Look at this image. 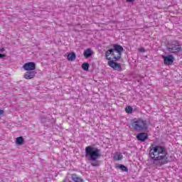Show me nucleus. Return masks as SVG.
Here are the masks:
<instances>
[{
	"label": "nucleus",
	"instance_id": "obj_13",
	"mask_svg": "<svg viewBox=\"0 0 182 182\" xmlns=\"http://www.w3.org/2000/svg\"><path fill=\"white\" fill-rule=\"evenodd\" d=\"M67 59H68V60H70V61L75 60L76 59V54L75 53H69L67 55Z\"/></svg>",
	"mask_w": 182,
	"mask_h": 182
},
{
	"label": "nucleus",
	"instance_id": "obj_4",
	"mask_svg": "<svg viewBox=\"0 0 182 182\" xmlns=\"http://www.w3.org/2000/svg\"><path fill=\"white\" fill-rule=\"evenodd\" d=\"M149 126L147 125V121L141 118H134L131 120V129L136 131L147 130Z\"/></svg>",
	"mask_w": 182,
	"mask_h": 182
},
{
	"label": "nucleus",
	"instance_id": "obj_14",
	"mask_svg": "<svg viewBox=\"0 0 182 182\" xmlns=\"http://www.w3.org/2000/svg\"><path fill=\"white\" fill-rule=\"evenodd\" d=\"M72 179L73 181H74L75 182H83V179H82V178L77 176L75 174H73L72 176Z\"/></svg>",
	"mask_w": 182,
	"mask_h": 182
},
{
	"label": "nucleus",
	"instance_id": "obj_19",
	"mask_svg": "<svg viewBox=\"0 0 182 182\" xmlns=\"http://www.w3.org/2000/svg\"><path fill=\"white\" fill-rule=\"evenodd\" d=\"M138 50H139V52H142V53L146 52V50H145L144 48H138Z\"/></svg>",
	"mask_w": 182,
	"mask_h": 182
},
{
	"label": "nucleus",
	"instance_id": "obj_15",
	"mask_svg": "<svg viewBox=\"0 0 182 182\" xmlns=\"http://www.w3.org/2000/svg\"><path fill=\"white\" fill-rule=\"evenodd\" d=\"M16 144H23V138L22 136L17 137L16 139Z\"/></svg>",
	"mask_w": 182,
	"mask_h": 182
},
{
	"label": "nucleus",
	"instance_id": "obj_7",
	"mask_svg": "<svg viewBox=\"0 0 182 182\" xmlns=\"http://www.w3.org/2000/svg\"><path fill=\"white\" fill-rule=\"evenodd\" d=\"M23 68L24 70L33 71L36 69V64H35L33 62L26 63L23 65Z\"/></svg>",
	"mask_w": 182,
	"mask_h": 182
},
{
	"label": "nucleus",
	"instance_id": "obj_22",
	"mask_svg": "<svg viewBox=\"0 0 182 182\" xmlns=\"http://www.w3.org/2000/svg\"><path fill=\"white\" fill-rule=\"evenodd\" d=\"M45 122H46V120L45 119V118H41V122H42V123H45Z\"/></svg>",
	"mask_w": 182,
	"mask_h": 182
},
{
	"label": "nucleus",
	"instance_id": "obj_23",
	"mask_svg": "<svg viewBox=\"0 0 182 182\" xmlns=\"http://www.w3.org/2000/svg\"><path fill=\"white\" fill-rule=\"evenodd\" d=\"M134 0H127V2H133Z\"/></svg>",
	"mask_w": 182,
	"mask_h": 182
},
{
	"label": "nucleus",
	"instance_id": "obj_24",
	"mask_svg": "<svg viewBox=\"0 0 182 182\" xmlns=\"http://www.w3.org/2000/svg\"><path fill=\"white\" fill-rule=\"evenodd\" d=\"M4 49H1V52H4Z\"/></svg>",
	"mask_w": 182,
	"mask_h": 182
},
{
	"label": "nucleus",
	"instance_id": "obj_12",
	"mask_svg": "<svg viewBox=\"0 0 182 182\" xmlns=\"http://www.w3.org/2000/svg\"><path fill=\"white\" fill-rule=\"evenodd\" d=\"M114 160L120 161L123 159V155L120 152H116L113 155Z\"/></svg>",
	"mask_w": 182,
	"mask_h": 182
},
{
	"label": "nucleus",
	"instance_id": "obj_6",
	"mask_svg": "<svg viewBox=\"0 0 182 182\" xmlns=\"http://www.w3.org/2000/svg\"><path fill=\"white\" fill-rule=\"evenodd\" d=\"M162 58L164 59V65H173V62H174V56L169 55H162Z\"/></svg>",
	"mask_w": 182,
	"mask_h": 182
},
{
	"label": "nucleus",
	"instance_id": "obj_10",
	"mask_svg": "<svg viewBox=\"0 0 182 182\" xmlns=\"http://www.w3.org/2000/svg\"><path fill=\"white\" fill-rule=\"evenodd\" d=\"M136 139L140 140V141H144L146 139H147V134L140 133L136 136Z\"/></svg>",
	"mask_w": 182,
	"mask_h": 182
},
{
	"label": "nucleus",
	"instance_id": "obj_21",
	"mask_svg": "<svg viewBox=\"0 0 182 182\" xmlns=\"http://www.w3.org/2000/svg\"><path fill=\"white\" fill-rule=\"evenodd\" d=\"M4 114V110L0 109V116H2Z\"/></svg>",
	"mask_w": 182,
	"mask_h": 182
},
{
	"label": "nucleus",
	"instance_id": "obj_1",
	"mask_svg": "<svg viewBox=\"0 0 182 182\" xmlns=\"http://www.w3.org/2000/svg\"><path fill=\"white\" fill-rule=\"evenodd\" d=\"M149 158L156 166H163L170 161L167 150L160 145L151 144L149 146Z\"/></svg>",
	"mask_w": 182,
	"mask_h": 182
},
{
	"label": "nucleus",
	"instance_id": "obj_17",
	"mask_svg": "<svg viewBox=\"0 0 182 182\" xmlns=\"http://www.w3.org/2000/svg\"><path fill=\"white\" fill-rule=\"evenodd\" d=\"M125 112H126V113H129V114H132V113H133V107H132V106L126 107Z\"/></svg>",
	"mask_w": 182,
	"mask_h": 182
},
{
	"label": "nucleus",
	"instance_id": "obj_5",
	"mask_svg": "<svg viewBox=\"0 0 182 182\" xmlns=\"http://www.w3.org/2000/svg\"><path fill=\"white\" fill-rule=\"evenodd\" d=\"M181 47L177 41H173L171 44L168 45V50L171 53H176V52H180Z\"/></svg>",
	"mask_w": 182,
	"mask_h": 182
},
{
	"label": "nucleus",
	"instance_id": "obj_8",
	"mask_svg": "<svg viewBox=\"0 0 182 182\" xmlns=\"http://www.w3.org/2000/svg\"><path fill=\"white\" fill-rule=\"evenodd\" d=\"M108 66L114 69V70H118V71L122 70V65H120V64L116 62H114L112 60H109V61H108Z\"/></svg>",
	"mask_w": 182,
	"mask_h": 182
},
{
	"label": "nucleus",
	"instance_id": "obj_2",
	"mask_svg": "<svg viewBox=\"0 0 182 182\" xmlns=\"http://www.w3.org/2000/svg\"><path fill=\"white\" fill-rule=\"evenodd\" d=\"M100 149L92 146L85 147V159H87L88 161H91V165L93 167L100 166V161H97L98 159H100Z\"/></svg>",
	"mask_w": 182,
	"mask_h": 182
},
{
	"label": "nucleus",
	"instance_id": "obj_11",
	"mask_svg": "<svg viewBox=\"0 0 182 182\" xmlns=\"http://www.w3.org/2000/svg\"><path fill=\"white\" fill-rule=\"evenodd\" d=\"M85 58H90L93 55V50H92L90 48H87L85 50L84 53H83Z\"/></svg>",
	"mask_w": 182,
	"mask_h": 182
},
{
	"label": "nucleus",
	"instance_id": "obj_16",
	"mask_svg": "<svg viewBox=\"0 0 182 182\" xmlns=\"http://www.w3.org/2000/svg\"><path fill=\"white\" fill-rule=\"evenodd\" d=\"M118 168H119V169L122 170V171H125V172L129 171V169L124 165L119 164Z\"/></svg>",
	"mask_w": 182,
	"mask_h": 182
},
{
	"label": "nucleus",
	"instance_id": "obj_18",
	"mask_svg": "<svg viewBox=\"0 0 182 182\" xmlns=\"http://www.w3.org/2000/svg\"><path fill=\"white\" fill-rule=\"evenodd\" d=\"M82 69H83V70H85V71L89 70V63H82Z\"/></svg>",
	"mask_w": 182,
	"mask_h": 182
},
{
	"label": "nucleus",
	"instance_id": "obj_3",
	"mask_svg": "<svg viewBox=\"0 0 182 182\" xmlns=\"http://www.w3.org/2000/svg\"><path fill=\"white\" fill-rule=\"evenodd\" d=\"M123 52V47L119 45L114 46V49L108 50L105 53L107 60H119Z\"/></svg>",
	"mask_w": 182,
	"mask_h": 182
},
{
	"label": "nucleus",
	"instance_id": "obj_20",
	"mask_svg": "<svg viewBox=\"0 0 182 182\" xmlns=\"http://www.w3.org/2000/svg\"><path fill=\"white\" fill-rule=\"evenodd\" d=\"M2 58H5V55H4V54H0V59H2Z\"/></svg>",
	"mask_w": 182,
	"mask_h": 182
},
{
	"label": "nucleus",
	"instance_id": "obj_9",
	"mask_svg": "<svg viewBox=\"0 0 182 182\" xmlns=\"http://www.w3.org/2000/svg\"><path fill=\"white\" fill-rule=\"evenodd\" d=\"M36 75V73L35 71H27L24 75L23 77L24 79H27L28 80L31 79H33Z\"/></svg>",
	"mask_w": 182,
	"mask_h": 182
}]
</instances>
